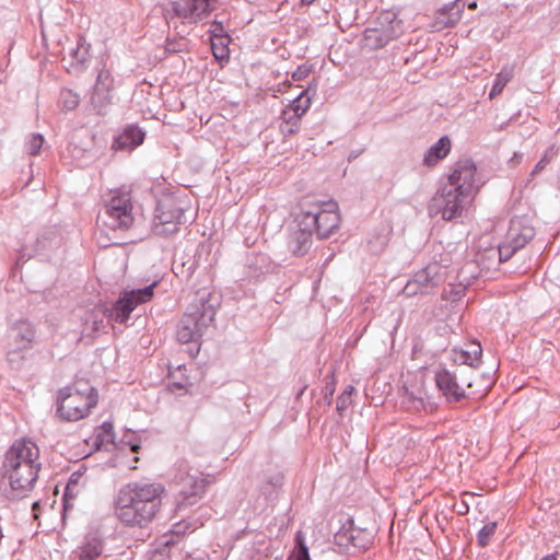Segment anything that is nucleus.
<instances>
[{
    "instance_id": "obj_53",
    "label": "nucleus",
    "mask_w": 560,
    "mask_h": 560,
    "mask_svg": "<svg viewBox=\"0 0 560 560\" xmlns=\"http://www.w3.org/2000/svg\"><path fill=\"white\" fill-rule=\"evenodd\" d=\"M177 552H173V558L170 559L168 557H165V560H178V557L176 555ZM180 560H203L200 557H194L189 553H186L184 557L180 558Z\"/></svg>"
},
{
    "instance_id": "obj_63",
    "label": "nucleus",
    "mask_w": 560,
    "mask_h": 560,
    "mask_svg": "<svg viewBox=\"0 0 560 560\" xmlns=\"http://www.w3.org/2000/svg\"><path fill=\"white\" fill-rule=\"evenodd\" d=\"M38 505H39V503H38V502H35V503L33 504V509L37 508Z\"/></svg>"
},
{
    "instance_id": "obj_28",
    "label": "nucleus",
    "mask_w": 560,
    "mask_h": 560,
    "mask_svg": "<svg viewBox=\"0 0 560 560\" xmlns=\"http://www.w3.org/2000/svg\"><path fill=\"white\" fill-rule=\"evenodd\" d=\"M83 479L84 471L75 470L70 475L62 498L65 509L68 508L69 501L75 499L80 490L84 487L85 480Z\"/></svg>"
},
{
    "instance_id": "obj_11",
    "label": "nucleus",
    "mask_w": 560,
    "mask_h": 560,
    "mask_svg": "<svg viewBox=\"0 0 560 560\" xmlns=\"http://www.w3.org/2000/svg\"><path fill=\"white\" fill-rule=\"evenodd\" d=\"M156 283H152L142 289H135L127 291L120 296L110 310H108L107 317L109 320L117 323H126L129 319L130 313L136 308L138 304L145 303L153 298L154 287Z\"/></svg>"
},
{
    "instance_id": "obj_6",
    "label": "nucleus",
    "mask_w": 560,
    "mask_h": 560,
    "mask_svg": "<svg viewBox=\"0 0 560 560\" xmlns=\"http://www.w3.org/2000/svg\"><path fill=\"white\" fill-rule=\"evenodd\" d=\"M215 481L213 475L191 474L186 466L180 465L174 476V482L178 487L175 495V511L182 513L199 503L207 488Z\"/></svg>"
},
{
    "instance_id": "obj_44",
    "label": "nucleus",
    "mask_w": 560,
    "mask_h": 560,
    "mask_svg": "<svg viewBox=\"0 0 560 560\" xmlns=\"http://www.w3.org/2000/svg\"><path fill=\"white\" fill-rule=\"evenodd\" d=\"M283 476L281 474H275L266 478V482L261 486L262 493H270L271 490H276L282 486Z\"/></svg>"
},
{
    "instance_id": "obj_43",
    "label": "nucleus",
    "mask_w": 560,
    "mask_h": 560,
    "mask_svg": "<svg viewBox=\"0 0 560 560\" xmlns=\"http://www.w3.org/2000/svg\"><path fill=\"white\" fill-rule=\"evenodd\" d=\"M114 441V431L112 423L105 422L98 428V432L96 434V442L102 444L104 443H113Z\"/></svg>"
},
{
    "instance_id": "obj_13",
    "label": "nucleus",
    "mask_w": 560,
    "mask_h": 560,
    "mask_svg": "<svg viewBox=\"0 0 560 560\" xmlns=\"http://www.w3.org/2000/svg\"><path fill=\"white\" fill-rule=\"evenodd\" d=\"M39 458L38 446L30 439L16 440L5 452L2 463V471H12L16 466L28 463H37Z\"/></svg>"
},
{
    "instance_id": "obj_10",
    "label": "nucleus",
    "mask_w": 560,
    "mask_h": 560,
    "mask_svg": "<svg viewBox=\"0 0 560 560\" xmlns=\"http://www.w3.org/2000/svg\"><path fill=\"white\" fill-rule=\"evenodd\" d=\"M217 0H176L165 10V19H180L183 23L196 24L208 18L215 9Z\"/></svg>"
},
{
    "instance_id": "obj_35",
    "label": "nucleus",
    "mask_w": 560,
    "mask_h": 560,
    "mask_svg": "<svg viewBox=\"0 0 560 560\" xmlns=\"http://www.w3.org/2000/svg\"><path fill=\"white\" fill-rule=\"evenodd\" d=\"M90 44L86 43L83 36H79L77 47L71 50L72 66L77 65L83 67L90 58Z\"/></svg>"
},
{
    "instance_id": "obj_61",
    "label": "nucleus",
    "mask_w": 560,
    "mask_h": 560,
    "mask_svg": "<svg viewBox=\"0 0 560 560\" xmlns=\"http://www.w3.org/2000/svg\"><path fill=\"white\" fill-rule=\"evenodd\" d=\"M139 450H140V445H139V444H132V445H131V451H132L133 453H138V451H139Z\"/></svg>"
},
{
    "instance_id": "obj_32",
    "label": "nucleus",
    "mask_w": 560,
    "mask_h": 560,
    "mask_svg": "<svg viewBox=\"0 0 560 560\" xmlns=\"http://www.w3.org/2000/svg\"><path fill=\"white\" fill-rule=\"evenodd\" d=\"M103 551V541L98 538H91L80 548L79 560H98Z\"/></svg>"
},
{
    "instance_id": "obj_24",
    "label": "nucleus",
    "mask_w": 560,
    "mask_h": 560,
    "mask_svg": "<svg viewBox=\"0 0 560 560\" xmlns=\"http://www.w3.org/2000/svg\"><path fill=\"white\" fill-rule=\"evenodd\" d=\"M451 140L447 136H443L436 143L428 149L423 158V164L431 167L436 165L451 151Z\"/></svg>"
},
{
    "instance_id": "obj_4",
    "label": "nucleus",
    "mask_w": 560,
    "mask_h": 560,
    "mask_svg": "<svg viewBox=\"0 0 560 560\" xmlns=\"http://www.w3.org/2000/svg\"><path fill=\"white\" fill-rule=\"evenodd\" d=\"M97 401L95 387L85 380H79L58 392L57 415L65 421H78L89 416Z\"/></svg>"
},
{
    "instance_id": "obj_41",
    "label": "nucleus",
    "mask_w": 560,
    "mask_h": 560,
    "mask_svg": "<svg viewBox=\"0 0 560 560\" xmlns=\"http://www.w3.org/2000/svg\"><path fill=\"white\" fill-rule=\"evenodd\" d=\"M354 392V387L352 385H348L341 395L337 398V411L339 415H342V412L349 407L351 404V396Z\"/></svg>"
},
{
    "instance_id": "obj_9",
    "label": "nucleus",
    "mask_w": 560,
    "mask_h": 560,
    "mask_svg": "<svg viewBox=\"0 0 560 560\" xmlns=\"http://www.w3.org/2000/svg\"><path fill=\"white\" fill-rule=\"evenodd\" d=\"M185 212L186 208L183 206V201L174 197L160 200L153 219L154 234L167 237L177 233L179 225L187 222Z\"/></svg>"
},
{
    "instance_id": "obj_45",
    "label": "nucleus",
    "mask_w": 560,
    "mask_h": 560,
    "mask_svg": "<svg viewBox=\"0 0 560 560\" xmlns=\"http://www.w3.org/2000/svg\"><path fill=\"white\" fill-rule=\"evenodd\" d=\"M518 249L505 240V242L499 246V259L501 262L508 261Z\"/></svg>"
},
{
    "instance_id": "obj_47",
    "label": "nucleus",
    "mask_w": 560,
    "mask_h": 560,
    "mask_svg": "<svg viewBox=\"0 0 560 560\" xmlns=\"http://www.w3.org/2000/svg\"><path fill=\"white\" fill-rule=\"evenodd\" d=\"M335 387H336V383H335L334 376H331V380L329 382H326V384L323 388L324 399L326 400L327 405H331V402H332Z\"/></svg>"
},
{
    "instance_id": "obj_60",
    "label": "nucleus",
    "mask_w": 560,
    "mask_h": 560,
    "mask_svg": "<svg viewBox=\"0 0 560 560\" xmlns=\"http://www.w3.org/2000/svg\"><path fill=\"white\" fill-rule=\"evenodd\" d=\"M315 1H316V0H301V3H302L303 5H307V7H308V5L313 4Z\"/></svg>"
},
{
    "instance_id": "obj_34",
    "label": "nucleus",
    "mask_w": 560,
    "mask_h": 560,
    "mask_svg": "<svg viewBox=\"0 0 560 560\" xmlns=\"http://www.w3.org/2000/svg\"><path fill=\"white\" fill-rule=\"evenodd\" d=\"M513 78V68L510 66H504L501 71L497 74L492 89L489 93V97L492 100L499 94L502 93L505 85Z\"/></svg>"
},
{
    "instance_id": "obj_8",
    "label": "nucleus",
    "mask_w": 560,
    "mask_h": 560,
    "mask_svg": "<svg viewBox=\"0 0 560 560\" xmlns=\"http://www.w3.org/2000/svg\"><path fill=\"white\" fill-rule=\"evenodd\" d=\"M472 376V371L465 366H457L454 371L443 368L435 372L434 381L446 401L456 404L470 395L466 394L465 387H474Z\"/></svg>"
},
{
    "instance_id": "obj_3",
    "label": "nucleus",
    "mask_w": 560,
    "mask_h": 560,
    "mask_svg": "<svg viewBox=\"0 0 560 560\" xmlns=\"http://www.w3.org/2000/svg\"><path fill=\"white\" fill-rule=\"evenodd\" d=\"M218 298L203 288L196 291L187 311L177 325L176 337L180 343L198 345L203 330L214 320Z\"/></svg>"
},
{
    "instance_id": "obj_30",
    "label": "nucleus",
    "mask_w": 560,
    "mask_h": 560,
    "mask_svg": "<svg viewBox=\"0 0 560 560\" xmlns=\"http://www.w3.org/2000/svg\"><path fill=\"white\" fill-rule=\"evenodd\" d=\"M185 365H179L176 370L168 371V388L172 393L184 390L187 393L188 388L192 385L189 377L185 375Z\"/></svg>"
},
{
    "instance_id": "obj_39",
    "label": "nucleus",
    "mask_w": 560,
    "mask_h": 560,
    "mask_svg": "<svg viewBox=\"0 0 560 560\" xmlns=\"http://www.w3.org/2000/svg\"><path fill=\"white\" fill-rule=\"evenodd\" d=\"M93 89L109 91L112 92L114 89V78L110 71L106 68H102L98 71L96 82Z\"/></svg>"
},
{
    "instance_id": "obj_57",
    "label": "nucleus",
    "mask_w": 560,
    "mask_h": 560,
    "mask_svg": "<svg viewBox=\"0 0 560 560\" xmlns=\"http://www.w3.org/2000/svg\"><path fill=\"white\" fill-rule=\"evenodd\" d=\"M100 326H103V318H101L100 320H96L94 319L93 320V330H98Z\"/></svg>"
},
{
    "instance_id": "obj_18",
    "label": "nucleus",
    "mask_w": 560,
    "mask_h": 560,
    "mask_svg": "<svg viewBox=\"0 0 560 560\" xmlns=\"http://www.w3.org/2000/svg\"><path fill=\"white\" fill-rule=\"evenodd\" d=\"M7 338L8 345L31 350L35 343L36 329L30 320L22 318L10 326Z\"/></svg>"
},
{
    "instance_id": "obj_38",
    "label": "nucleus",
    "mask_w": 560,
    "mask_h": 560,
    "mask_svg": "<svg viewBox=\"0 0 560 560\" xmlns=\"http://www.w3.org/2000/svg\"><path fill=\"white\" fill-rule=\"evenodd\" d=\"M308 90L310 89L302 91L300 95L296 96L285 109H291L301 118L311 106V97L308 96Z\"/></svg>"
},
{
    "instance_id": "obj_2",
    "label": "nucleus",
    "mask_w": 560,
    "mask_h": 560,
    "mask_svg": "<svg viewBox=\"0 0 560 560\" xmlns=\"http://www.w3.org/2000/svg\"><path fill=\"white\" fill-rule=\"evenodd\" d=\"M164 492L162 483L128 482L115 497V515L127 526L147 527L160 511Z\"/></svg>"
},
{
    "instance_id": "obj_16",
    "label": "nucleus",
    "mask_w": 560,
    "mask_h": 560,
    "mask_svg": "<svg viewBox=\"0 0 560 560\" xmlns=\"http://www.w3.org/2000/svg\"><path fill=\"white\" fill-rule=\"evenodd\" d=\"M40 463H28L16 466L12 471H2L3 478L9 480L12 490L28 491L31 490L37 478L40 469Z\"/></svg>"
},
{
    "instance_id": "obj_27",
    "label": "nucleus",
    "mask_w": 560,
    "mask_h": 560,
    "mask_svg": "<svg viewBox=\"0 0 560 560\" xmlns=\"http://www.w3.org/2000/svg\"><path fill=\"white\" fill-rule=\"evenodd\" d=\"M396 36L393 31L383 28H368L364 33L366 45L372 49H378L386 46Z\"/></svg>"
},
{
    "instance_id": "obj_26",
    "label": "nucleus",
    "mask_w": 560,
    "mask_h": 560,
    "mask_svg": "<svg viewBox=\"0 0 560 560\" xmlns=\"http://www.w3.org/2000/svg\"><path fill=\"white\" fill-rule=\"evenodd\" d=\"M197 267L198 260L196 259L195 255L183 254L182 256L178 257V259L174 260L173 272L177 277H182L186 280H189L195 273Z\"/></svg>"
},
{
    "instance_id": "obj_23",
    "label": "nucleus",
    "mask_w": 560,
    "mask_h": 560,
    "mask_svg": "<svg viewBox=\"0 0 560 560\" xmlns=\"http://www.w3.org/2000/svg\"><path fill=\"white\" fill-rule=\"evenodd\" d=\"M469 349H453L454 362H458L459 366L467 365V369L477 368L481 361L482 348L480 343L472 342Z\"/></svg>"
},
{
    "instance_id": "obj_29",
    "label": "nucleus",
    "mask_w": 560,
    "mask_h": 560,
    "mask_svg": "<svg viewBox=\"0 0 560 560\" xmlns=\"http://www.w3.org/2000/svg\"><path fill=\"white\" fill-rule=\"evenodd\" d=\"M301 128V118L291 109H283L279 129L284 138L295 135Z\"/></svg>"
},
{
    "instance_id": "obj_14",
    "label": "nucleus",
    "mask_w": 560,
    "mask_h": 560,
    "mask_svg": "<svg viewBox=\"0 0 560 560\" xmlns=\"http://www.w3.org/2000/svg\"><path fill=\"white\" fill-rule=\"evenodd\" d=\"M197 528L196 525L187 521H180L174 524L173 529L163 535L156 548L152 551L150 560H165V557L173 558V552L180 553L178 547L183 536L186 533H192Z\"/></svg>"
},
{
    "instance_id": "obj_62",
    "label": "nucleus",
    "mask_w": 560,
    "mask_h": 560,
    "mask_svg": "<svg viewBox=\"0 0 560 560\" xmlns=\"http://www.w3.org/2000/svg\"><path fill=\"white\" fill-rule=\"evenodd\" d=\"M476 8H477L476 1H472L471 3L468 4V9H470V10H475Z\"/></svg>"
},
{
    "instance_id": "obj_36",
    "label": "nucleus",
    "mask_w": 560,
    "mask_h": 560,
    "mask_svg": "<svg viewBox=\"0 0 560 560\" xmlns=\"http://www.w3.org/2000/svg\"><path fill=\"white\" fill-rule=\"evenodd\" d=\"M231 37L229 35H220L218 37H211V49L213 56L218 60H229V44Z\"/></svg>"
},
{
    "instance_id": "obj_52",
    "label": "nucleus",
    "mask_w": 560,
    "mask_h": 560,
    "mask_svg": "<svg viewBox=\"0 0 560 560\" xmlns=\"http://www.w3.org/2000/svg\"><path fill=\"white\" fill-rule=\"evenodd\" d=\"M220 35H228L222 22L214 21L212 23L211 37H218Z\"/></svg>"
},
{
    "instance_id": "obj_12",
    "label": "nucleus",
    "mask_w": 560,
    "mask_h": 560,
    "mask_svg": "<svg viewBox=\"0 0 560 560\" xmlns=\"http://www.w3.org/2000/svg\"><path fill=\"white\" fill-rule=\"evenodd\" d=\"M441 268L438 262H432L417 271L405 284L402 294L409 298L417 294H429L442 282Z\"/></svg>"
},
{
    "instance_id": "obj_54",
    "label": "nucleus",
    "mask_w": 560,
    "mask_h": 560,
    "mask_svg": "<svg viewBox=\"0 0 560 560\" xmlns=\"http://www.w3.org/2000/svg\"><path fill=\"white\" fill-rule=\"evenodd\" d=\"M295 549L301 548L302 546H306L304 541L303 534L301 532H298L295 535Z\"/></svg>"
},
{
    "instance_id": "obj_20",
    "label": "nucleus",
    "mask_w": 560,
    "mask_h": 560,
    "mask_svg": "<svg viewBox=\"0 0 560 560\" xmlns=\"http://www.w3.org/2000/svg\"><path fill=\"white\" fill-rule=\"evenodd\" d=\"M145 131L138 125H127L114 139L112 148L116 151H131L143 143Z\"/></svg>"
},
{
    "instance_id": "obj_59",
    "label": "nucleus",
    "mask_w": 560,
    "mask_h": 560,
    "mask_svg": "<svg viewBox=\"0 0 560 560\" xmlns=\"http://www.w3.org/2000/svg\"><path fill=\"white\" fill-rule=\"evenodd\" d=\"M306 387H307V385H306V384H304V385L302 386V388L298 392V394H296V398H298V399L303 395V393H304V390L306 389Z\"/></svg>"
},
{
    "instance_id": "obj_5",
    "label": "nucleus",
    "mask_w": 560,
    "mask_h": 560,
    "mask_svg": "<svg viewBox=\"0 0 560 560\" xmlns=\"http://www.w3.org/2000/svg\"><path fill=\"white\" fill-rule=\"evenodd\" d=\"M302 224L308 225L320 240L329 238L335 234L341 222L338 205L330 201H313L304 198L300 202Z\"/></svg>"
},
{
    "instance_id": "obj_33",
    "label": "nucleus",
    "mask_w": 560,
    "mask_h": 560,
    "mask_svg": "<svg viewBox=\"0 0 560 560\" xmlns=\"http://www.w3.org/2000/svg\"><path fill=\"white\" fill-rule=\"evenodd\" d=\"M28 351L30 350L27 349H22L20 347L16 348L12 347V345H7L5 359L10 368L15 371H20L27 359Z\"/></svg>"
},
{
    "instance_id": "obj_22",
    "label": "nucleus",
    "mask_w": 560,
    "mask_h": 560,
    "mask_svg": "<svg viewBox=\"0 0 560 560\" xmlns=\"http://www.w3.org/2000/svg\"><path fill=\"white\" fill-rule=\"evenodd\" d=\"M271 268L272 266L268 255L262 253H253L246 258L244 275L249 281L258 280L260 276L268 273Z\"/></svg>"
},
{
    "instance_id": "obj_17",
    "label": "nucleus",
    "mask_w": 560,
    "mask_h": 560,
    "mask_svg": "<svg viewBox=\"0 0 560 560\" xmlns=\"http://www.w3.org/2000/svg\"><path fill=\"white\" fill-rule=\"evenodd\" d=\"M296 226L290 232L288 236V249L295 257L305 256L313 245L314 231L308 226L302 224V217L299 214L295 219Z\"/></svg>"
},
{
    "instance_id": "obj_1",
    "label": "nucleus",
    "mask_w": 560,
    "mask_h": 560,
    "mask_svg": "<svg viewBox=\"0 0 560 560\" xmlns=\"http://www.w3.org/2000/svg\"><path fill=\"white\" fill-rule=\"evenodd\" d=\"M481 186L475 163L469 159L459 160L448 175V183L432 198L430 211L435 210L436 213H441L443 220L452 221L462 215Z\"/></svg>"
},
{
    "instance_id": "obj_25",
    "label": "nucleus",
    "mask_w": 560,
    "mask_h": 560,
    "mask_svg": "<svg viewBox=\"0 0 560 560\" xmlns=\"http://www.w3.org/2000/svg\"><path fill=\"white\" fill-rule=\"evenodd\" d=\"M400 406L404 410L413 415H420L432 410V406L429 402H425L423 397L416 395L408 389H405L401 395Z\"/></svg>"
},
{
    "instance_id": "obj_37",
    "label": "nucleus",
    "mask_w": 560,
    "mask_h": 560,
    "mask_svg": "<svg viewBox=\"0 0 560 560\" xmlns=\"http://www.w3.org/2000/svg\"><path fill=\"white\" fill-rule=\"evenodd\" d=\"M80 103V96L78 93L70 89H62L59 93L58 104L59 107L65 110H73Z\"/></svg>"
},
{
    "instance_id": "obj_49",
    "label": "nucleus",
    "mask_w": 560,
    "mask_h": 560,
    "mask_svg": "<svg viewBox=\"0 0 560 560\" xmlns=\"http://www.w3.org/2000/svg\"><path fill=\"white\" fill-rule=\"evenodd\" d=\"M288 560H311L308 548L306 546H302L301 548L295 549L294 553Z\"/></svg>"
},
{
    "instance_id": "obj_51",
    "label": "nucleus",
    "mask_w": 560,
    "mask_h": 560,
    "mask_svg": "<svg viewBox=\"0 0 560 560\" xmlns=\"http://www.w3.org/2000/svg\"><path fill=\"white\" fill-rule=\"evenodd\" d=\"M183 46L184 44L179 42L168 39L165 45V50L167 52H179L184 50Z\"/></svg>"
},
{
    "instance_id": "obj_21",
    "label": "nucleus",
    "mask_w": 560,
    "mask_h": 560,
    "mask_svg": "<svg viewBox=\"0 0 560 560\" xmlns=\"http://www.w3.org/2000/svg\"><path fill=\"white\" fill-rule=\"evenodd\" d=\"M466 3L464 0H455L435 13V23L441 28L453 27L462 19V14L465 10Z\"/></svg>"
},
{
    "instance_id": "obj_42",
    "label": "nucleus",
    "mask_w": 560,
    "mask_h": 560,
    "mask_svg": "<svg viewBox=\"0 0 560 560\" xmlns=\"http://www.w3.org/2000/svg\"><path fill=\"white\" fill-rule=\"evenodd\" d=\"M448 289L443 290V299L451 300L452 302L458 301L464 296L466 287H464L462 283L458 285L450 284Z\"/></svg>"
},
{
    "instance_id": "obj_58",
    "label": "nucleus",
    "mask_w": 560,
    "mask_h": 560,
    "mask_svg": "<svg viewBox=\"0 0 560 560\" xmlns=\"http://www.w3.org/2000/svg\"><path fill=\"white\" fill-rule=\"evenodd\" d=\"M521 161H522V155H521V154H516V153H515V154H514V156L511 159V162H512V163H515V164L521 163Z\"/></svg>"
},
{
    "instance_id": "obj_46",
    "label": "nucleus",
    "mask_w": 560,
    "mask_h": 560,
    "mask_svg": "<svg viewBox=\"0 0 560 560\" xmlns=\"http://www.w3.org/2000/svg\"><path fill=\"white\" fill-rule=\"evenodd\" d=\"M44 137L39 133L32 135V138L28 142V153L31 155H38L40 152V149L44 144Z\"/></svg>"
},
{
    "instance_id": "obj_56",
    "label": "nucleus",
    "mask_w": 560,
    "mask_h": 560,
    "mask_svg": "<svg viewBox=\"0 0 560 560\" xmlns=\"http://www.w3.org/2000/svg\"><path fill=\"white\" fill-rule=\"evenodd\" d=\"M558 552H552L542 557L540 560H558Z\"/></svg>"
},
{
    "instance_id": "obj_7",
    "label": "nucleus",
    "mask_w": 560,
    "mask_h": 560,
    "mask_svg": "<svg viewBox=\"0 0 560 560\" xmlns=\"http://www.w3.org/2000/svg\"><path fill=\"white\" fill-rule=\"evenodd\" d=\"M96 222L110 230H129L133 222V203L129 192H116L98 212Z\"/></svg>"
},
{
    "instance_id": "obj_50",
    "label": "nucleus",
    "mask_w": 560,
    "mask_h": 560,
    "mask_svg": "<svg viewBox=\"0 0 560 560\" xmlns=\"http://www.w3.org/2000/svg\"><path fill=\"white\" fill-rule=\"evenodd\" d=\"M550 163V158L547 156V154H545L539 161L538 163L535 165V167L533 168L532 171V176H535L537 175L538 173H540L548 164Z\"/></svg>"
},
{
    "instance_id": "obj_48",
    "label": "nucleus",
    "mask_w": 560,
    "mask_h": 560,
    "mask_svg": "<svg viewBox=\"0 0 560 560\" xmlns=\"http://www.w3.org/2000/svg\"><path fill=\"white\" fill-rule=\"evenodd\" d=\"M312 70V66L307 65H301L296 68V70L292 73V79L294 81H301L304 80L306 77H308L310 72Z\"/></svg>"
},
{
    "instance_id": "obj_31",
    "label": "nucleus",
    "mask_w": 560,
    "mask_h": 560,
    "mask_svg": "<svg viewBox=\"0 0 560 560\" xmlns=\"http://www.w3.org/2000/svg\"><path fill=\"white\" fill-rule=\"evenodd\" d=\"M91 105L97 115H106L112 105V95L109 91L93 89L91 95Z\"/></svg>"
},
{
    "instance_id": "obj_55",
    "label": "nucleus",
    "mask_w": 560,
    "mask_h": 560,
    "mask_svg": "<svg viewBox=\"0 0 560 560\" xmlns=\"http://www.w3.org/2000/svg\"><path fill=\"white\" fill-rule=\"evenodd\" d=\"M472 264H466L459 271L458 273V277H460L463 279V281H468V278L465 276V272H466V269H468L469 267H471Z\"/></svg>"
},
{
    "instance_id": "obj_15",
    "label": "nucleus",
    "mask_w": 560,
    "mask_h": 560,
    "mask_svg": "<svg viewBox=\"0 0 560 560\" xmlns=\"http://www.w3.org/2000/svg\"><path fill=\"white\" fill-rule=\"evenodd\" d=\"M335 544L350 548L362 550L366 549L371 544V535L366 529H362L354 526V522L348 518L340 529L334 536Z\"/></svg>"
},
{
    "instance_id": "obj_40",
    "label": "nucleus",
    "mask_w": 560,
    "mask_h": 560,
    "mask_svg": "<svg viewBox=\"0 0 560 560\" xmlns=\"http://www.w3.org/2000/svg\"><path fill=\"white\" fill-rule=\"evenodd\" d=\"M495 529H497V523L495 522H491V523H488L486 524L479 532H478V535H477V542L480 547H486L491 538L493 537L494 533H495Z\"/></svg>"
},
{
    "instance_id": "obj_19",
    "label": "nucleus",
    "mask_w": 560,
    "mask_h": 560,
    "mask_svg": "<svg viewBox=\"0 0 560 560\" xmlns=\"http://www.w3.org/2000/svg\"><path fill=\"white\" fill-rule=\"evenodd\" d=\"M535 236V229L526 218H513L510 222V228L506 234V240L514 246L521 249L525 247Z\"/></svg>"
}]
</instances>
